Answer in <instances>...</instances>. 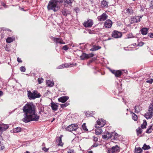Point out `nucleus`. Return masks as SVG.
Wrapping results in <instances>:
<instances>
[{
  "instance_id": "nucleus-64",
  "label": "nucleus",
  "mask_w": 153,
  "mask_h": 153,
  "mask_svg": "<svg viewBox=\"0 0 153 153\" xmlns=\"http://www.w3.org/2000/svg\"><path fill=\"white\" fill-rule=\"evenodd\" d=\"M24 153H30L28 151H26V152H25Z\"/></svg>"
},
{
  "instance_id": "nucleus-39",
  "label": "nucleus",
  "mask_w": 153,
  "mask_h": 153,
  "mask_svg": "<svg viewBox=\"0 0 153 153\" xmlns=\"http://www.w3.org/2000/svg\"><path fill=\"white\" fill-rule=\"evenodd\" d=\"M139 106H135L134 107V109L135 110V113H138L139 112Z\"/></svg>"
},
{
  "instance_id": "nucleus-51",
  "label": "nucleus",
  "mask_w": 153,
  "mask_h": 153,
  "mask_svg": "<svg viewBox=\"0 0 153 153\" xmlns=\"http://www.w3.org/2000/svg\"><path fill=\"white\" fill-rule=\"evenodd\" d=\"M144 44V43L143 42H139L138 44V46H142Z\"/></svg>"
},
{
  "instance_id": "nucleus-21",
  "label": "nucleus",
  "mask_w": 153,
  "mask_h": 153,
  "mask_svg": "<svg viewBox=\"0 0 153 153\" xmlns=\"http://www.w3.org/2000/svg\"><path fill=\"white\" fill-rule=\"evenodd\" d=\"M125 13L128 14H131L133 13V11L131 8H128L124 10Z\"/></svg>"
},
{
  "instance_id": "nucleus-6",
  "label": "nucleus",
  "mask_w": 153,
  "mask_h": 153,
  "mask_svg": "<svg viewBox=\"0 0 153 153\" xmlns=\"http://www.w3.org/2000/svg\"><path fill=\"white\" fill-rule=\"evenodd\" d=\"M142 17V16H135L132 17L130 20V22L131 23H137L140 21V19Z\"/></svg>"
},
{
  "instance_id": "nucleus-31",
  "label": "nucleus",
  "mask_w": 153,
  "mask_h": 153,
  "mask_svg": "<svg viewBox=\"0 0 153 153\" xmlns=\"http://www.w3.org/2000/svg\"><path fill=\"white\" fill-rule=\"evenodd\" d=\"M21 128L19 127H18L14 129L13 132L14 133H18L21 131Z\"/></svg>"
},
{
  "instance_id": "nucleus-15",
  "label": "nucleus",
  "mask_w": 153,
  "mask_h": 153,
  "mask_svg": "<svg viewBox=\"0 0 153 153\" xmlns=\"http://www.w3.org/2000/svg\"><path fill=\"white\" fill-rule=\"evenodd\" d=\"M112 24V22L111 20H107L105 23V26L106 28H109L111 27Z\"/></svg>"
},
{
  "instance_id": "nucleus-10",
  "label": "nucleus",
  "mask_w": 153,
  "mask_h": 153,
  "mask_svg": "<svg viewBox=\"0 0 153 153\" xmlns=\"http://www.w3.org/2000/svg\"><path fill=\"white\" fill-rule=\"evenodd\" d=\"M52 40L56 42L57 44L58 43H60V44H65V42H64L62 39L61 38H55L53 37Z\"/></svg>"
},
{
  "instance_id": "nucleus-60",
  "label": "nucleus",
  "mask_w": 153,
  "mask_h": 153,
  "mask_svg": "<svg viewBox=\"0 0 153 153\" xmlns=\"http://www.w3.org/2000/svg\"><path fill=\"white\" fill-rule=\"evenodd\" d=\"M150 37L151 38H153V33H151L150 34Z\"/></svg>"
},
{
  "instance_id": "nucleus-7",
  "label": "nucleus",
  "mask_w": 153,
  "mask_h": 153,
  "mask_svg": "<svg viewBox=\"0 0 153 153\" xmlns=\"http://www.w3.org/2000/svg\"><path fill=\"white\" fill-rule=\"evenodd\" d=\"M122 36L121 32L117 30H114L112 32V36L115 38H120Z\"/></svg>"
},
{
  "instance_id": "nucleus-62",
  "label": "nucleus",
  "mask_w": 153,
  "mask_h": 153,
  "mask_svg": "<svg viewBox=\"0 0 153 153\" xmlns=\"http://www.w3.org/2000/svg\"><path fill=\"white\" fill-rule=\"evenodd\" d=\"M88 153H93L92 151H91L88 152Z\"/></svg>"
},
{
  "instance_id": "nucleus-24",
  "label": "nucleus",
  "mask_w": 153,
  "mask_h": 153,
  "mask_svg": "<svg viewBox=\"0 0 153 153\" xmlns=\"http://www.w3.org/2000/svg\"><path fill=\"white\" fill-rule=\"evenodd\" d=\"M101 6L102 7H107L108 6V2L105 1V0H103L101 1Z\"/></svg>"
},
{
  "instance_id": "nucleus-57",
  "label": "nucleus",
  "mask_w": 153,
  "mask_h": 153,
  "mask_svg": "<svg viewBox=\"0 0 153 153\" xmlns=\"http://www.w3.org/2000/svg\"><path fill=\"white\" fill-rule=\"evenodd\" d=\"M79 9L77 7L75 9V10L76 11V13H77V11H79Z\"/></svg>"
},
{
  "instance_id": "nucleus-26",
  "label": "nucleus",
  "mask_w": 153,
  "mask_h": 153,
  "mask_svg": "<svg viewBox=\"0 0 153 153\" xmlns=\"http://www.w3.org/2000/svg\"><path fill=\"white\" fill-rule=\"evenodd\" d=\"M113 148L114 153L118 152L120 151L119 147L117 145H116L112 147Z\"/></svg>"
},
{
  "instance_id": "nucleus-43",
  "label": "nucleus",
  "mask_w": 153,
  "mask_h": 153,
  "mask_svg": "<svg viewBox=\"0 0 153 153\" xmlns=\"http://www.w3.org/2000/svg\"><path fill=\"white\" fill-rule=\"evenodd\" d=\"M108 153H114L112 147L111 148L108 149Z\"/></svg>"
},
{
  "instance_id": "nucleus-41",
  "label": "nucleus",
  "mask_w": 153,
  "mask_h": 153,
  "mask_svg": "<svg viewBox=\"0 0 153 153\" xmlns=\"http://www.w3.org/2000/svg\"><path fill=\"white\" fill-rule=\"evenodd\" d=\"M126 38H128V39L132 38L134 37V36H133L132 34L131 33L127 34L126 35Z\"/></svg>"
},
{
  "instance_id": "nucleus-55",
  "label": "nucleus",
  "mask_w": 153,
  "mask_h": 153,
  "mask_svg": "<svg viewBox=\"0 0 153 153\" xmlns=\"http://www.w3.org/2000/svg\"><path fill=\"white\" fill-rule=\"evenodd\" d=\"M17 60L19 62H22L21 59L19 58V57H18L17 58Z\"/></svg>"
},
{
  "instance_id": "nucleus-1",
  "label": "nucleus",
  "mask_w": 153,
  "mask_h": 153,
  "mask_svg": "<svg viewBox=\"0 0 153 153\" xmlns=\"http://www.w3.org/2000/svg\"><path fill=\"white\" fill-rule=\"evenodd\" d=\"M23 111L25 113L22 120L25 123L31 121H37L39 116L35 113V106L32 103H27L23 107Z\"/></svg>"
},
{
  "instance_id": "nucleus-27",
  "label": "nucleus",
  "mask_w": 153,
  "mask_h": 153,
  "mask_svg": "<svg viewBox=\"0 0 153 153\" xmlns=\"http://www.w3.org/2000/svg\"><path fill=\"white\" fill-rule=\"evenodd\" d=\"M46 84L48 86L52 87L54 85L53 82L50 80L47 81Z\"/></svg>"
},
{
  "instance_id": "nucleus-45",
  "label": "nucleus",
  "mask_w": 153,
  "mask_h": 153,
  "mask_svg": "<svg viewBox=\"0 0 153 153\" xmlns=\"http://www.w3.org/2000/svg\"><path fill=\"white\" fill-rule=\"evenodd\" d=\"M43 79L42 78H39L38 79V81L39 84L43 82Z\"/></svg>"
},
{
  "instance_id": "nucleus-47",
  "label": "nucleus",
  "mask_w": 153,
  "mask_h": 153,
  "mask_svg": "<svg viewBox=\"0 0 153 153\" xmlns=\"http://www.w3.org/2000/svg\"><path fill=\"white\" fill-rule=\"evenodd\" d=\"M146 82L149 83H152V82H153V79H151L149 80H148L146 81Z\"/></svg>"
},
{
  "instance_id": "nucleus-50",
  "label": "nucleus",
  "mask_w": 153,
  "mask_h": 153,
  "mask_svg": "<svg viewBox=\"0 0 153 153\" xmlns=\"http://www.w3.org/2000/svg\"><path fill=\"white\" fill-rule=\"evenodd\" d=\"M68 153H74V151L73 149H69L68 151Z\"/></svg>"
},
{
  "instance_id": "nucleus-13",
  "label": "nucleus",
  "mask_w": 153,
  "mask_h": 153,
  "mask_svg": "<svg viewBox=\"0 0 153 153\" xmlns=\"http://www.w3.org/2000/svg\"><path fill=\"white\" fill-rule=\"evenodd\" d=\"M102 137L103 139L107 140L112 137L111 132H106L105 133V134L102 135Z\"/></svg>"
},
{
  "instance_id": "nucleus-3",
  "label": "nucleus",
  "mask_w": 153,
  "mask_h": 153,
  "mask_svg": "<svg viewBox=\"0 0 153 153\" xmlns=\"http://www.w3.org/2000/svg\"><path fill=\"white\" fill-rule=\"evenodd\" d=\"M27 92L28 97L30 100H34L40 97L39 94L36 91H34L33 93L30 91H27Z\"/></svg>"
},
{
  "instance_id": "nucleus-17",
  "label": "nucleus",
  "mask_w": 153,
  "mask_h": 153,
  "mask_svg": "<svg viewBox=\"0 0 153 153\" xmlns=\"http://www.w3.org/2000/svg\"><path fill=\"white\" fill-rule=\"evenodd\" d=\"M69 98V97L67 96H64L62 97L58 98V101L62 103L65 102Z\"/></svg>"
},
{
  "instance_id": "nucleus-59",
  "label": "nucleus",
  "mask_w": 153,
  "mask_h": 153,
  "mask_svg": "<svg viewBox=\"0 0 153 153\" xmlns=\"http://www.w3.org/2000/svg\"><path fill=\"white\" fill-rule=\"evenodd\" d=\"M86 114L87 116H91L92 115L91 114H88V113H87V112H86Z\"/></svg>"
},
{
  "instance_id": "nucleus-58",
  "label": "nucleus",
  "mask_w": 153,
  "mask_h": 153,
  "mask_svg": "<svg viewBox=\"0 0 153 153\" xmlns=\"http://www.w3.org/2000/svg\"><path fill=\"white\" fill-rule=\"evenodd\" d=\"M3 93L2 91H0V97L3 95Z\"/></svg>"
},
{
  "instance_id": "nucleus-25",
  "label": "nucleus",
  "mask_w": 153,
  "mask_h": 153,
  "mask_svg": "<svg viewBox=\"0 0 153 153\" xmlns=\"http://www.w3.org/2000/svg\"><path fill=\"white\" fill-rule=\"evenodd\" d=\"M153 130V128H152V126H149L146 130V132L147 133H151Z\"/></svg>"
},
{
  "instance_id": "nucleus-53",
  "label": "nucleus",
  "mask_w": 153,
  "mask_h": 153,
  "mask_svg": "<svg viewBox=\"0 0 153 153\" xmlns=\"http://www.w3.org/2000/svg\"><path fill=\"white\" fill-rule=\"evenodd\" d=\"M94 140V141L96 142L98 140V138L97 137H93Z\"/></svg>"
},
{
  "instance_id": "nucleus-40",
  "label": "nucleus",
  "mask_w": 153,
  "mask_h": 153,
  "mask_svg": "<svg viewBox=\"0 0 153 153\" xmlns=\"http://www.w3.org/2000/svg\"><path fill=\"white\" fill-rule=\"evenodd\" d=\"M82 128L85 131H87L88 130V129L86 126L85 123H84L83 124V125L82 126Z\"/></svg>"
},
{
  "instance_id": "nucleus-61",
  "label": "nucleus",
  "mask_w": 153,
  "mask_h": 153,
  "mask_svg": "<svg viewBox=\"0 0 153 153\" xmlns=\"http://www.w3.org/2000/svg\"><path fill=\"white\" fill-rule=\"evenodd\" d=\"M55 120V118H53V119L51 121V122H53L54 120Z\"/></svg>"
},
{
  "instance_id": "nucleus-5",
  "label": "nucleus",
  "mask_w": 153,
  "mask_h": 153,
  "mask_svg": "<svg viewBox=\"0 0 153 153\" xmlns=\"http://www.w3.org/2000/svg\"><path fill=\"white\" fill-rule=\"evenodd\" d=\"M78 128V125L76 124H72L68 126L66 128L67 131L71 132L75 131Z\"/></svg>"
},
{
  "instance_id": "nucleus-18",
  "label": "nucleus",
  "mask_w": 153,
  "mask_h": 153,
  "mask_svg": "<svg viewBox=\"0 0 153 153\" xmlns=\"http://www.w3.org/2000/svg\"><path fill=\"white\" fill-rule=\"evenodd\" d=\"M51 107L52 109L54 111H56L58 109V105L57 103H55L53 102L51 103Z\"/></svg>"
},
{
  "instance_id": "nucleus-4",
  "label": "nucleus",
  "mask_w": 153,
  "mask_h": 153,
  "mask_svg": "<svg viewBox=\"0 0 153 153\" xmlns=\"http://www.w3.org/2000/svg\"><path fill=\"white\" fill-rule=\"evenodd\" d=\"M153 114V100L150 105L148 112L145 114V117L147 119L151 118Z\"/></svg>"
},
{
  "instance_id": "nucleus-28",
  "label": "nucleus",
  "mask_w": 153,
  "mask_h": 153,
  "mask_svg": "<svg viewBox=\"0 0 153 153\" xmlns=\"http://www.w3.org/2000/svg\"><path fill=\"white\" fill-rule=\"evenodd\" d=\"M134 150L135 153H141L142 151V149L140 147H136Z\"/></svg>"
},
{
  "instance_id": "nucleus-8",
  "label": "nucleus",
  "mask_w": 153,
  "mask_h": 153,
  "mask_svg": "<svg viewBox=\"0 0 153 153\" xmlns=\"http://www.w3.org/2000/svg\"><path fill=\"white\" fill-rule=\"evenodd\" d=\"M93 20L91 19H88L87 21L83 23V25L85 27H91L93 25Z\"/></svg>"
},
{
  "instance_id": "nucleus-16",
  "label": "nucleus",
  "mask_w": 153,
  "mask_h": 153,
  "mask_svg": "<svg viewBox=\"0 0 153 153\" xmlns=\"http://www.w3.org/2000/svg\"><path fill=\"white\" fill-rule=\"evenodd\" d=\"M62 14L65 16H66L68 15L69 14L71 13L69 10L66 8H64L62 11Z\"/></svg>"
},
{
  "instance_id": "nucleus-30",
  "label": "nucleus",
  "mask_w": 153,
  "mask_h": 153,
  "mask_svg": "<svg viewBox=\"0 0 153 153\" xmlns=\"http://www.w3.org/2000/svg\"><path fill=\"white\" fill-rule=\"evenodd\" d=\"M87 54L85 53H82V55L80 56V59L81 60H84L85 59L87 58Z\"/></svg>"
},
{
  "instance_id": "nucleus-36",
  "label": "nucleus",
  "mask_w": 153,
  "mask_h": 153,
  "mask_svg": "<svg viewBox=\"0 0 153 153\" xmlns=\"http://www.w3.org/2000/svg\"><path fill=\"white\" fill-rule=\"evenodd\" d=\"M69 45H66L64 46L62 48V49L65 51H67L69 47H68Z\"/></svg>"
},
{
  "instance_id": "nucleus-49",
  "label": "nucleus",
  "mask_w": 153,
  "mask_h": 153,
  "mask_svg": "<svg viewBox=\"0 0 153 153\" xmlns=\"http://www.w3.org/2000/svg\"><path fill=\"white\" fill-rule=\"evenodd\" d=\"M1 30H3V31H11L9 29H7V28H3L2 29H1Z\"/></svg>"
},
{
  "instance_id": "nucleus-32",
  "label": "nucleus",
  "mask_w": 153,
  "mask_h": 153,
  "mask_svg": "<svg viewBox=\"0 0 153 153\" xmlns=\"http://www.w3.org/2000/svg\"><path fill=\"white\" fill-rule=\"evenodd\" d=\"M150 148V147L149 145H147L145 143L143 147H142V149L144 150H148Z\"/></svg>"
},
{
  "instance_id": "nucleus-34",
  "label": "nucleus",
  "mask_w": 153,
  "mask_h": 153,
  "mask_svg": "<svg viewBox=\"0 0 153 153\" xmlns=\"http://www.w3.org/2000/svg\"><path fill=\"white\" fill-rule=\"evenodd\" d=\"M112 137H113L114 138H117L118 134L117 133L111 132Z\"/></svg>"
},
{
  "instance_id": "nucleus-37",
  "label": "nucleus",
  "mask_w": 153,
  "mask_h": 153,
  "mask_svg": "<svg viewBox=\"0 0 153 153\" xmlns=\"http://www.w3.org/2000/svg\"><path fill=\"white\" fill-rule=\"evenodd\" d=\"M136 131L138 135L141 134L142 131V130L140 128H138L137 129Z\"/></svg>"
},
{
  "instance_id": "nucleus-56",
  "label": "nucleus",
  "mask_w": 153,
  "mask_h": 153,
  "mask_svg": "<svg viewBox=\"0 0 153 153\" xmlns=\"http://www.w3.org/2000/svg\"><path fill=\"white\" fill-rule=\"evenodd\" d=\"M98 146V144L94 143L92 146L93 147H96Z\"/></svg>"
},
{
  "instance_id": "nucleus-46",
  "label": "nucleus",
  "mask_w": 153,
  "mask_h": 153,
  "mask_svg": "<svg viewBox=\"0 0 153 153\" xmlns=\"http://www.w3.org/2000/svg\"><path fill=\"white\" fill-rule=\"evenodd\" d=\"M20 70L22 72H25L26 71V69L24 66H22L20 67Z\"/></svg>"
},
{
  "instance_id": "nucleus-22",
  "label": "nucleus",
  "mask_w": 153,
  "mask_h": 153,
  "mask_svg": "<svg viewBox=\"0 0 153 153\" xmlns=\"http://www.w3.org/2000/svg\"><path fill=\"white\" fill-rule=\"evenodd\" d=\"M101 47L99 46L94 45L92 48L90 49L91 51H96L101 49Z\"/></svg>"
},
{
  "instance_id": "nucleus-48",
  "label": "nucleus",
  "mask_w": 153,
  "mask_h": 153,
  "mask_svg": "<svg viewBox=\"0 0 153 153\" xmlns=\"http://www.w3.org/2000/svg\"><path fill=\"white\" fill-rule=\"evenodd\" d=\"M149 8L153 9V1L151 2L149 4Z\"/></svg>"
},
{
  "instance_id": "nucleus-12",
  "label": "nucleus",
  "mask_w": 153,
  "mask_h": 153,
  "mask_svg": "<svg viewBox=\"0 0 153 153\" xmlns=\"http://www.w3.org/2000/svg\"><path fill=\"white\" fill-rule=\"evenodd\" d=\"M108 16L106 13H103L101 16L98 17V19L100 21H104L107 19Z\"/></svg>"
},
{
  "instance_id": "nucleus-23",
  "label": "nucleus",
  "mask_w": 153,
  "mask_h": 153,
  "mask_svg": "<svg viewBox=\"0 0 153 153\" xmlns=\"http://www.w3.org/2000/svg\"><path fill=\"white\" fill-rule=\"evenodd\" d=\"M15 40L14 37H8L6 39V42L7 43H10Z\"/></svg>"
},
{
  "instance_id": "nucleus-35",
  "label": "nucleus",
  "mask_w": 153,
  "mask_h": 153,
  "mask_svg": "<svg viewBox=\"0 0 153 153\" xmlns=\"http://www.w3.org/2000/svg\"><path fill=\"white\" fill-rule=\"evenodd\" d=\"M73 0H65V3H67L69 6H71Z\"/></svg>"
},
{
  "instance_id": "nucleus-54",
  "label": "nucleus",
  "mask_w": 153,
  "mask_h": 153,
  "mask_svg": "<svg viewBox=\"0 0 153 153\" xmlns=\"http://www.w3.org/2000/svg\"><path fill=\"white\" fill-rule=\"evenodd\" d=\"M42 150L44 151L45 152H46L48 151V149H47V148H46L45 147H43L42 148Z\"/></svg>"
},
{
  "instance_id": "nucleus-9",
  "label": "nucleus",
  "mask_w": 153,
  "mask_h": 153,
  "mask_svg": "<svg viewBox=\"0 0 153 153\" xmlns=\"http://www.w3.org/2000/svg\"><path fill=\"white\" fill-rule=\"evenodd\" d=\"M74 65L73 64L71 63H65L64 64H62L59 66H58L57 68L58 69L62 68H64L70 67L73 66Z\"/></svg>"
},
{
  "instance_id": "nucleus-42",
  "label": "nucleus",
  "mask_w": 153,
  "mask_h": 153,
  "mask_svg": "<svg viewBox=\"0 0 153 153\" xmlns=\"http://www.w3.org/2000/svg\"><path fill=\"white\" fill-rule=\"evenodd\" d=\"M69 103L68 102H66L65 103L63 104H62L61 105V107L62 108H63L65 107H66L67 106L69 105Z\"/></svg>"
},
{
  "instance_id": "nucleus-2",
  "label": "nucleus",
  "mask_w": 153,
  "mask_h": 153,
  "mask_svg": "<svg viewBox=\"0 0 153 153\" xmlns=\"http://www.w3.org/2000/svg\"><path fill=\"white\" fill-rule=\"evenodd\" d=\"M63 0H51L48 3L47 8L48 10L57 11L59 9L60 3Z\"/></svg>"
},
{
  "instance_id": "nucleus-44",
  "label": "nucleus",
  "mask_w": 153,
  "mask_h": 153,
  "mask_svg": "<svg viewBox=\"0 0 153 153\" xmlns=\"http://www.w3.org/2000/svg\"><path fill=\"white\" fill-rule=\"evenodd\" d=\"M87 58L88 59L90 57H93L94 55V54L92 53H89V54H87Z\"/></svg>"
},
{
  "instance_id": "nucleus-11",
  "label": "nucleus",
  "mask_w": 153,
  "mask_h": 153,
  "mask_svg": "<svg viewBox=\"0 0 153 153\" xmlns=\"http://www.w3.org/2000/svg\"><path fill=\"white\" fill-rule=\"evenodd\" d=\"M106 121L105 120L102 119L101 120L99 119L97 121V123L100 126L99 127H103L105 124Z\"/></svg>"
},
{
  "instance_id": "nucleus-20",
  "label": "nucleus",
  "mask_w": 153,
  "mask_h": 153,
  "mask_svg": "<svg viewBox=\"0 0 153 153\" xmlns=\"http://www.w3.org/2000/svg\"><path fill=\"white\" fill-rule=\"evenodd\" d=\"M149 29L143 27L140 30L141 33L143 35H146L147 34Z\"/></svg>"
},
{
  "instance_id": "nucleus-14",
  "label": "nucleus",
  "mask_w": 153,
  "mask_h": 153,
  "mask_svg": "<svg viewBox=\"0 0 153 153\" xmlns=\"http://www.w3.org/2000/svg\"><path fill=\"white\" fill-rule=\"evenodd\" d=\"M111 72L114 74L116 77H120L122 75V73L121 70L115 71L114 70H111Z\"/></svg>"
},
{
  "instance_id": "nucleus-29",
  "label": "nucleus",
  "mask_w": 153,
  "mask_h": 153,
  "mask_svg": "<svg viewBox=\"0 0 153 153\" xmlns=\"http://www.w3.org/2000/svg\"><path fill=\"white\" fill-rule=\"evenodd\" d=\"M102 132V128H98L95 130V134L97 135L100 134Z\"/></svg>"
},
{
  "instance_id": "nucleus-63",
  "label": "nucleus",
  "mask_w": 153,
  "mask_h": 153,
  "mask_svg": "<svg viewBox=\"0 0 153 153\" xmlns=\"http://www.w3.org/2000/svg\"><path fill=\"white\" fill-rule=\"evenodd\" d=\"M89 33H90V34H92L91 33V31H89Z\"/></svg>"
},
{
  "instance_id": "nucleus-52",
  "label": "nucleus",
  "mask_w": 153,
  "mask_h": 153,
  "mask_svg": "<svg viewBox=\"0 0 153 153\" xmlns=\"http://www.w3.org/2000/svg\"><path fill=\"white\" fill-rule=\"evenodd\" d=\"M5 48L6 51H10L9 48L7 45L5 47Z\"/></svg>"
},
{
  "instance_id": "nucleus-38",
  "label": "nucleus",
  "mask_w": 153,
  "mask_h": 153,
  "mask_svg": "<svg viewBox=\"0 0 153 153\" xmlns=\"http://www.w3.org/2000/svg\"><path fill=\"white\" fill-rule=\"evenodd\" d=\"M132 118L134 120V121H136L137 119V116L135 114L133 113L132 116Z\"/></svg>"
},
{
  "instance_id": "nucleus-19",
  "label": "nucleus",
  "mask_w": 153,
  "mask_h": 153,
  "mask_svg": "<svg viewBox=\"0 0 153 153\" xmlns=\"http://www.w3.org/2000/svg\"><path fill=\"white\" fill-rule=\"evenodd\" d=\"M62 135H61L56 140V142L58 143V145L59 146H62L63 145V143L62 142Z\"/></svg>"
},
{
  "instance_id": "nucleus-33",
  "label": "nucleus",
  "mask_w": 153,
  "mask_h": 153,
  "mask_svg": "<svg viewBox=\"0 0 153 153\" xmlns=\"http://www.w3.org/2000/svg\"><path fill=\"white\" fill-rule=\"evenodd\" d=\"M147 124V123L146 120H143V123L141 126V128L143 129L146 128Z\"/></svg>"
}]
</instances>
